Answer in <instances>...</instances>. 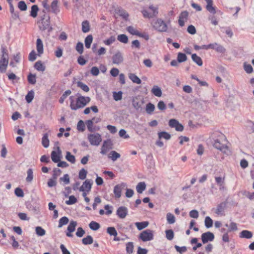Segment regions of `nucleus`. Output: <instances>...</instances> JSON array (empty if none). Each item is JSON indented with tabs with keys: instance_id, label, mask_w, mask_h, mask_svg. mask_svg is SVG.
Here are the masks:
<instances>
[{
	"instance_id": "8fccbe9b",
	"label": "nucleus",
	"mask_w": 254,
	"mask_h": 254,
	"mask_svg": "<svg viewBox=\"0 0 254 254\" xmlns=\"http://www.w3.org/2000/svg\"><path fill=\"white\" fill-rule=\"evenodd\" d=\"M107 232L110 235V236H114V237H116L118 235V233L117 230H116L115 228L114 227H108L107 229Z\"/></svg>"
},
{
	"instance_id": "a19ab883",
	"label": "nucleus",
	"mask_w": 254,
	"mask_h": 254,
	"mask_svg": "<svg viewBox=\"0 0 254 254\" xmlns=\"http://www.w3.org/2000/svg\"><path fill=\"white\" fill-rule=\"evenodd\" d=\"M34 97V92L33 90L29 91L25 96V100L28 103L32 102Z\"/></svg>"
},
{
	"instance_id": "b1692460",
	"label": "nucleus",
	"mask_w": 254,
	"mask_h": 254,
	"mask_svg": "<svg viewBox=\"0 0 254 254\" xmlns=\"http://www.w3.org/2000/svg\"><path fill=\"white\" fill-rule=\"evenodd\" d=\"M252 237V232L248 230H243L240 233V237L242 238L251 239Z\"/></svg>"
},
{
	"instance_id": "4be33fe9",
	"label": "nucleus",
	"mask_w": 254,
	"mask_h": 254,
	"mask_svg": "<svg viewBox=\"0 0 254 254\" xmlns=\"http://www.w3.org/2000/svg\"><path fill=\"white\" fill-rule=\"evenodd\" d=\"M58 0H54L51 4L52 12L55 14H57L60 11L58 6Z\"/></svg>"
},
{
	"instance_id": "13d9d810",
	"label": "nucleus",
	"mask_w": 254,
	"mask_h": 254,
	"mask_svg": "<svg viewBox=\"0 0 254 254\" xmlns=\"http://www.w3.org/2000/svg\"><path fill=\"white\" fill-rule=\"evenodd\" d=\"M127 30L131 35L136 36L139 35V32L132 26L127 27Z\"/></svg>"
},
{
	"instance_id": "7ed1b4c3",
	"label": "nucleus",
	"mask_w": 254,
	"mask_h": 254,
	"mask_svg": "<svg viewBox=\"0 0 254 254\" xmlns=\"http://www.w3.org/2000/svg\"><path fill=\"white\" fill-rule=\"evenodd\" d=\"M153 28L159 32H166L168 26L166 23L161 19H157L152 23Z\"/></svg>"
},
{
	"instance_id": "393cba45",
	"label": "nucleus",
	"mask_w": 254,
	"mask_h": 254,
	"mask_svg": "<svg viewBox=\"0 0 254 254\" xmlns=\"http://www.w3.org/2000/svg\"><path fill=\"white\" fill-rule=\"evenodd\" d=\"M34 68L39 71H44L45 70V66L43 65L42 61H38L34 64Z\"/></svg>"
},
{
	"instance_id": "6e6d98bb",
	"label": "nucleus",
	"mask_w": 254,
	"mask_h": 254,
	"mask_svg": "<svg viewBox=\"0 0 254 254\" xmlns=\"http://www.w3.org/2000/svg\"><path fill=\"white\" fill-rule=\"evenodd\" d=\"M17 6L21 11H26L27 9L26 3L23 0L18 2Z\"/></svg>"
},
{
	"instance_id": "dca6fc26",
	"label": "nucleus",
	"mask_w": 254,
	"mask_h": 254,
	"mask_svg": "<svg viewBox=\"0 0 254 254\" xmlns=\"http://www.w3.org/2000/svg\"><path fill=\"white\" fill-rule=\"evenodd\" d=\"M227 202L224 201L219 204L215 210V213L217 215H224L225 209L226 208Z\"/></svg>"
},
{
	"instance_id": "c03bdc74",
	"label": "nucleus",
	"mask_w": 254,
	"mask_h": 254,
	"mask_svg": "<svg viewBox=\"0 0 254 254\" xmlns=\"http://www.w3.org/2000/svg\"><path fill=\"white\" fill-rule=\"evenodd\" d=\"M66 159L71 163H74L75 162V156L71 154L69 151H67L65 156Z\"/></svg>"
},
{
	"instance_id": "5701e85b",
	"label": "nucleus",
	"mask_w": 254,
	"mask_h": 254,
	"mask_svg": "<svg viewBox=\"0 0 254 254\" xmlns=\"http://www.w3.org/2000/svg\"><path fill=\"white\" fill-rule=\"evenodd\" d=\"M36 49L39 56L43 53V44L42 41L40 38L37 39Z\"/></svg>"
},
{
	"instance_id": "79ce46f5",
	"label": "nucleus",
	"mask_w": 254,
	"mask_h": 254,
	"mask_svg": "<svg viewBox=\"0 0 254 254\" xmlns=\"http://www.w3.org/2000/svg\"><path fill=\"white\" fill-rule=\"evenodd\" d=\"M82 243L85 245H90L93 243V239L90 235L87 236L82 240Z\"/></svg>"
},
{
	"instance_id": "2f4dec72",
	"label": "nucleus",
	"mask_w": 254,
	"mask_h": 254,
	"mask_svg": "<svg viewBox=\"0 0 254 254\" xmlns=\"http://www.w3.org/2000/svg\"><path fill=\"white\" fill-rule=\"evenodd\" d=\"M158 135L159 139L163 138L166 140H169L171 137L170 134H169L166 131L159 132L158 133Z\"/></svg>"
},
{
	"instance_id": "c85d7f7f",
	"label": "nucleus",
	"mask_w": 254,
	"mask_h": 254,
	"mask_svg": "<svg viewBox=\"0 0 254 254\" xmlns=\"http://www.w3.org/2000/svg\"><path fill=\"white\" fill-rule=\"evenodd\" d=\"M146 189V184L144 182H142L139 183L136 187V190L138 193H141Z\"/></svg>"
},
{
	"instance_id": "37998d69",
	"label": "nucleus",
	"mask_w": 254,
	"mask_h": 254,
	"mask_svg": "<svg viewBox=\"0 0 254 254\" xmlns=\"http://www.w3.org/2000/svg\"><path fill=\"white\" fill-rule=\"evenodd\" d=\"M177 60L179 63H183L187 60V57L185 54L179 53L177 56Z\"/></svg>"
},
{
	"instance_id": "f03ea898",
	"label": "nucleus",
	"mask_w": 254,
	"mask_h": 254,
	"mask_svg": "<svg viewBox=\"0 0 254 254\" xmlns=\"http://www.w3.org/2000/svg\"><path fill=\"white\" fill-rule=\"evenodd\" d=\"M38 23L40 30L44 31L47 30L49 33L52 31L53 28L50 25V18L49 16H47V18L46 20L38 21Z\"/></svg>"
},
{
	"instance_id": "0e129e2a",
	"label": "nucleus",
	"mask_w": 254,
	"mask_h": 254,
	"mask_svg": "<svg viewBox=\"0 0 254 254\" xmlns=\"http://www.w3.org/2000/svg\"><path fill=\"white\" fill-rule=\"evenodd\" d=\"M166 237L169 240H172L174 236V232L172 230H167L165 231Z\"/></svg>"
},
{
	"instance_id": "338daca9",
	"label": "nucleus",
	"mask_w": 254,
	"mask_h": 254,
	"mask_svg": "<svg viewBox=\"0 0 254 254\" xmlns=\"http://www.w3.org/2000/svg\"><path fill=\"white\" fill-rule=\"evenodd\" d=\"M118 13L120 16L125 19H127L129 16L128 13L123 9H119Z\"/></svg>"
},
{
	"instance_id": "412c9836",
	"label": "nucleus",
	"mask_w": 254,
	"mask_h": 254,
	"mask_svg": "<svg viewBox=\"0 0 254 254\" xmlns=\"http://www.w3.org/2000/svg\"><path fill=\"white\" fill-rule=\"evenodd\" d=\"M207 2L206 9L210 13L214 14L216 13L215 7L213 6L212 0H205Z\"/></svg>"
},
{
	"instance_id": "e2e57ef3",
	"label": "nucleus",
	"mask_w": 254,
	"mask_h": 254,
	"mask_svg": "<svg viewBox=\"0 0 254 254\" xmlns=\"http://www.w3.org/2000/svg\"><path fill=\"white\" fill-rule=\"evenodd\" d=\"M53 174L52 175V178L54 180H56L58 178V177L60 175L62 171L60 169L55 168L53 169Z\"/></svg>"
},
{
	"instance_id": "e433bc0d",
	"label": "nucleus",
	"mask_w": 254,
	"mask_h": 254,
	"mask_svg": "<svg viewBox=\"0 0 254 254\" xmlns=\"http://www.w3.org/2000/svg\"><path fill=\"white\" fill-rule=\"evenodd\" d=\"M39 11V8L37 5H33L31 6V10L30 11V16L33 18H35L37 16V13Z\"/></svg>"
},
{
	"instance_id": "864d4df0",
	"label": "nucleus",
	"mask_w": 254,
	"mask_h": 254,
	"mask_svg": "<svg viewBox=\"0 0 254 254\" xmlns=\"http://www.w3.org/2000/svg\"><path fill=\"white\" fill-rule=\"evenodd\" d=\"M36 234L39 236H43L46 234V231L40 226H37L35 228Z\"/></svg>"
},
{
	"instance_id": "f257e3e1",
	"label": "nucleus",
	"mask_w": 254,
	"mask_h": 254,
	"mask_svg": "<svg viewBox=\"0 0 254 254\" xmlns=\"http://www.w3.org/2000/svg\"><path fill=\"white\" fill-rule=\"evenodd\" d=\"M70 107L72 110H77L78 109L84 107L90 101L89 97L79 96L76 100V103H74V97L71 96L69 97Z\"/></svg>"
},
{
	"instance_id": "c756f323",
	"label": "nucleus",
	"mask_w": 254,
	"mask_h": 254,
	"mask_svg": "<svg viewBox=\"0 0 254 254\" xmlns=\"http://www.w3.org/2000/svg\"><path fill=\"white\" fill-rule=\"evenodd\" d=\"M27 80L29 84L34 85L36 83V75L30 73L27 76Z\"/></svg>"
},
{
	"instance_id": "69168bd1",
	"label": "nucleus",
	"mask_w": 254,
	"mask_h": 254,
	"mask_svg": "<svg viewBox=\"0 0 254 254\" xmlns=\"http://www.w3.org/2000/svg\"><path fill=\"white\" fill-rule=\"evenodd\" d=\"M77 201L76 198L74 195L69 196V200L65 201V203L67 205H72L75 203Z\"/></svg>"
},
{
	"instance_id": "7c9ffc66",
	"label": "nucleus",
	"mask_w": 254,
	"mask_h": 254,
	"mask_svg": "<svg viewBox=\"0 0 254 254\" xmlns=\"http://www.w3.org/2000/svg\"><path fill=\"white\" fill-rule=\"evenodd\" d=\"M120 157L121 155L115 151H111L108 156V157L111 158L113 161H115Z\"/></svg>"
},
{
	"instance_id": "a18cd8bd",
	"label": "nucleus",
	"mask_w": 254,
	"mask_h": 254,
	"mask_svg": "<svg viewBox=\"0 0 254 254\" xmlns=\"http://www.w3.org/2000/svg\"><path fill=\"white\" fill-rule=\"evenodd\" d=\"M77 225V222L74 221H71L67 227V230L69 232H73L75 231V227Z\"/></svg>"
},
{
	"instance_id": "4468645a",
	"label": "nucleus",
	"mask_w": 254,
	"mask_h": 254,
	"mask_svg": "<svg viewBox=\"0 0 254 254\" xmlns=\"http://www.w3.org/2000/svg\"><path fill=\"white\" fill-rule=\"evenodd\" d=\"M92 185L91 180L87 179L83 182L82 186L79 189L80 191L86 190L87 192L90 191Z\"/></svg>"
},
{
	"instance_id": "1a4fd4ad",
	"label": "nucleus",
	"mask_w": 254,
	"mask_h": 254,
	"mask_svg": "<svg viewBox=\"0 0 254 254\" xmlns=\"http://www.w3.org/2000/svg\"><path fill=\"white\" fill-rule=\"evenodd\" d=\"M201 239L203 244H206L209 241H213L214 239V235L211 232H207L201 235Z\"/></svg>"
},
{
	"instance_id": "4d7b16f0",
	"label": "nucleus",
	"mask_w": 254,
	"mask_h": 254,
	"mask_svg": "<svg viewBox=\"0 0 254 254\" xmlns=\"http://www.w3.org/2000/svg\"><path fill=\"white\" fill-rule=\"evenodd\" d=\"M167 220L169 224H173L175 222V217L172 213H168L167 214Z\"/></svg>"
},
{
	"instance_id": "473e14b6",
	"label": "nucleus",
	"mask_w": 254,
	"mask_h": 254,
	"mask_svg": "<svg viewBox=\"0 0 254 254\" xmlns=\"http://www.w3.org/2000/svg\"><path fill=\"white\" fill-rule=\"evenodd\" d=\"M129 79L133 82L137 84H141V80L134 73H130L128 76Z\"/></svg>"
},
{
	"instance_id": "ddd939ff",
	"label": "nucleus",
	"mask_w": 254,
	"mask_h": 254,
	"mask_svg": "<svg viewBox=\"0 0 254 254\" xmlns=\"http://www.w3.org/2000/svg\"><path fill=\"white\" fill-rule=\"evenodd\" d=\"M189 16V12L187 10L182 11L179 15L178 23L179 25L183 27L185 25V21H187Z\"/></svg>"
},
{
	"instance_id": "5fc2aeb1",
	"label": "nucleus",
	"mask_w": 254,
	"mask_h": 254,
	"mask_svg": "<svg viewBox=\"0 0 254 254\" xmlns=\"http://www.w3.org/2000/svg\"><path fill=\"white\" fill-rule=\"evenodd\" d=\"M77 86L81 88L85 92H88L89 91V87L81 81L77 82Z\"/></svg>"
},
{
	"instance_id": "0eeeda50",
	"label": "nucleus",
	"mask_w": 254,
	"mask_h": 254,
	"mask_svg": "<svg viewBox=\"0 0 254 254\" xmlns=\"http://www.w3.org/2000/svg\"><path fill=\"white\" fill-rule=\"evenodd\" d=\"M169 126L171 127H174L178 131H182L184 130V126L176 119H172L169 121Z\"/></svg>"
},
{
	"instance_id": "9b49d317",
	"label": "nucleus",
	"mask_w": 254,
	"mask_h": 254,
	"mask_svg": "<svg viewBox=\"0 0 254 254\" xmlns=\"http://www.w3.org/2000/svg\"><path fill=\"white\" fill-rule=\"evenodd\" d=\"M124 57L122 53L118 51L112 57V62L114 64H120L123 63Z\"/></svg>"
},
{
	"instance_id": "2eb2a0df",
	"label": "nucleus",
	"mask_w": 254,
	"mask_h": 254,
	"mask_svg": "<svg viewBox=\"0 0 254 254\" xmlns=\"http://www.w3.org/2000/svg\"><path fill=\"white\" fill-rule=\"evenodd\" d=\"M128 213L127 208L125 206H120L117 210V215L121 219H124Z\"/></svg>"
},
{
	"instance_id": "f8f14e48",
	"label": "nucleus",
	"mask_w": 254,
	"mask_h": 254,
	"mask_svg": "<svg viewBox=\"0 0 254 254\" xmlns=\"http://www.w3.org/2000/svg\"><path fill=\"white\" fill-rule=\"evenodd\" d=\"M132 106L136 110L141 109V106L143 104V99L140 97H135L132 101Z\"/></svg>"
},
{
	"instance_id": "58836bf2",
	"label": "nucleus",
	"mask_w": 254,
	"mask_h": 254,
	"mask_svg": "<svg viewBox=\"0 0 254 254\" xmlns=\"http://www.w3.org/2000/svg\"><path fill=\"white\" fill-rule=\"evenodd\" d=\"M149 224L148 222L143 221L141 222H136L135 225L139 230H142L143 229L147 227Z\"/></svg>"
},
{
	"instance_id": "bf43d9fd",
	"label": "nucleus",
	"mask_w": 254,
	"mask_h": 254,
	"mask_svg": "<svg viewBox=\"0 0 254 254\" xmlns=\"http://www.w3.org/2000/svg\"><path fill=\"white\" fill-rule=\"evenodd\" d=\"M244 68L247 73H251L253 72V68L250 64H248L246 63L244 64Z\"/></svg>"
},
{
	"instance_id": "3c124183",
	"label": "nucleus",
	"mask_w": 254,
	"mask_h": 254,
	"mask_svg": "<svg viewBox=\"0 0 254 254\" xmlns=\"http://www.w3.org/2000/svg\"><path fill=\"white\" fill-rule=\"evenodd\" d=\"M154 109L155 106L153 104L149 103L146 105V111L147 114H151L154 111Z\"/></svg>"
},
{
	"instance_id": "9d476101",
	"label": "nucleus",
	"mask_w": 254,
	"mask_h": 254,
	"mask_svg": "<svg viewBox=\"0 0 254 254\" xmlns=\"http://www.w3.org/2000/svg\"><path fill=\"white\" fill-rule=\"evenodd\" d=\"M113 143L111 139H109L103 142L101 147V153L104 155L107 151L112 148Z\"/></svg>"
},
{
	"instance_id": "20e7f679",
	"label": "nucleus",
	"mask_w": 254,
	"mask_h": 254,
	"mask_svg": "<svg viewBox=\"0 0 254 254\" xmlns=\"http://www.w3.org/2000/svg\"><path fill=\"white\" fill-rule=\"evenodd\" d=\"M154 238V232L150 229L143 231L139 236V239L143 242L150 241Z\"/></svg>"
},
{
	"instance_id": "cd10ccee",
	"label": "nucleus",
	"mask_w": 254,
	"mask_h": 254,
	"mask_svg": "<svg viewBox=\"0 0 254 254\" xmlns=\"http://www.w3.org/2000/svg\"><path fill=\"white\" fill-rule=\"evenodd\" d=\"M151 92L157 97H161L162 94L160 88L156 85H154L153 87Z\"/></svg>"
},
{
	"instance_id": "49530a36",
	"label": "nucleus",
	"mask_w": 254,
	"mask_h": 254,
	"mask_svg": "<svg viewBox=\"0 0 254 254\" xmlns=\"http://www.w3.org/2000/svg\"><path fill=\"white\" fill-rule=\"evenodd\" d=\"M71 93V91L70 90H66L63 94L62 95V96L60 97L59 99V102L61 104H63L64 101V100L66 98L67 96L69 95Z\"/></svg>"
},
{
	"instance_id": "72a5a7b5",
	"label": "nucleus",
	"mask_w": 254,
	"mask_h": 254,
	"mask_svg": "<svg viewBox=\"0 0 254 254\" xmlns=\"http://www.w3.org/2000/svg\"><path fill=\"white\" fill-rule=\"evenodd\" d=\"M90 30L89 23L87 20H85L82 23V31L83 33H87Z\"/></svg>"
},
{
	"instance_id": "680f3d73",
	"label": "nucleus",
	"mask_w": 254,
	"mask_h": 254,
	"mask_svg": "<svg viewBox=\"0 0 254 254\" xmlns=\"http://www.w3.org/2000/svg\"><path fill=\"white\" fill-rule=\"evenodd\" d=\"M83 44L81 42H78L76 44L75 50L79 54H82L83 52Z\"/></svg>"
},
{
	"instance_id": "bb28decb",
	"label": "nucleus",
	"mask_w": 254,
	"mask_h": 254,
	"mask_svg": "<svg viewBox=\"0 0 254 254\" xmlns=\"http://www.w3.org/2000/svg\"><path fill=\"white\" fill-rule=\"evenodd\" d=\"M192 61L195 63L198 66H201L203 64L202 60L200 57H198L196 54H193L191 55Z\"/></svg>"
},
{
	"instance_id": "aec40b11",
	"label": "nucleus",
	"mask_w": 254,
	"mask_h": 254,
	"mask_svg": "<svg viewBox=\"0 0 254 254\" xmlns=\"http://www.w3.org/2000/svg\"><path fill=\"white\" fill-rule=\"evenodd\" d=\"M9 11L11 14V18L13 20H16L19 19V12L18 11H15L14 6H9Z\"/></svg>"
},
{
	"instance_id": "6ab92c4d",
	"label": "nucleus",
	"mask_w": 254,
	"mask_h": 254,
	"mask_svg": "<svg viewBox=\"0 0 254 254\" xmlns=\"http://www.w3.org/2000/svg\"><path fill=\"white\" fill-rule=\"evenodd\" d=\"M211 49L215 50L217 52L224 54L226 52L225 48L222 46V45L217 43H214L211 44Z\"/></svg>"
},
{
	"instance_id": "603ef678",
	"label": "nucleus",
	"mask_w": 254,
	"mask_h": 254,
	"mask_svg": "<svg viewBox=\"0 0 254 254\" xmlns=\"http://www.w3.org/2000/svg\"><path fill=\"white\" fill-rule=\"evenodd\" d=\"M27 176L26 178L27 182L30 183L33 179V170L31 168L29 169L27 171Z\"/></svg>"
},
{
	"instance_id": "423d86ee",
	"label": "nucleus",
	"mask_w": 254,
	"mask_h": 254,
	"mask_svg": "<svg viewBox=\"0 0 254 254\" xmlns=\"http://www.w3.org/2000/svg\"><path fill=\"white\" fill-rule=\"evenodd\" d=\"M213 143V146L218 150H220L222 152L225 154H228L229 152V148L227 145H225L222 144L220 139L217 138L215 139H213V141L212 142Z\"/></svg>"
},
{
	"instance_id": "39448f33",
	"label": "nucleus",
	"mask_w": 254,
	"mask_h": 254,
	"mask_svg": "<svg viewBox=\"0 0 254 254\" xmlns=\"http://www.w3.org/2000/svg\"><path fill=\"white\" fill-rule=\"evenodd\" d=\"M87 138L92 145L98 146L102 141L101 135L99 133L89 134Z\"/></svg>"
},
{
	"instance_id": "09e8293b",
	"label": "nucleus",
	"mask_w": 254,
	"mask_h": 254,
	"mask_svg": "<svg viewBox=\"0 0 254 254\" xmlns=\"http://www.w3.org/2000/svg\"><path fill=\"white\" fill-rule=\"evenodd\" d=\"M213 220L210 217L206 216L205 217V220H204V224H205V226L207 228H209L211 227L213 225Z\"/></svg>"
},
{
	"instance_id": "de8ad7c7",
	"label": "nucleus",
	"mask_w": 254,
	"mask_h": 254,
	"mask_svg": "<svg viewBox=\"0 0 254 254\" xmlns=\"http://www.w3.org/2000/svg\"><path fill=\"white\" fill-rule=\"evenodd\" d=\"M89 226L90 228L93 231H96L100 227V225L98 223L93 221L90 223Z\"/></svg>"
},
{
	"instance_id": "a878e982",
	"label": "nucleus",
	"mask_w": 254,
	"mask_h": 254,
	"mask_svg": "<svg viewBox=\"0 0 254 254\" xmlns=\"http://www.w3.org/2000/svg\"><path fill=\"white\" fill-rule=\"evenodd\" d=\"M95 118H93L91 120L86 121L85 124L87 126L88 130L90 132H94L95 130L92 127Z\"/></svg>"
},
{
	"instance_id": "6e6552de",
	"label": "nucleus",
	"mask_w": 254,
	"mask_h": 254,
	"mask_svg": "<svg viewBox=\"0 0 254 254\" xmlns=\"http://www.w3.org/2000/svg\"><path fill=\"white\" fill-rule=\"evenodd\" d=\"M126 187L127 184L125 183H122L115 186L114 188V193L116 198H119L121 196L122 190Z\"/></svg>"
},
{
	"instance_id": "052dcab7",
	"label": "nucleus",
	"mask_w": 254,
	"mask_h": 254,
	"mask_svg": "<svg viewBox=\"0 0 254 254\" xmlns=\"http://www.w3.org/2000/svg\"><path fill=\"white\" fill-rule=\"evenodd\" d=\"M133 245L132 242H128L126 244V251L128 254H131L133 252Z\"/></svg>"
},
{
	"instance_id": "f3484780",
	"label": "nucleus",
	"mask_w": 254,
	"mask_h": 254,
	"mask_svg": "<svg viewBox=\"0 0 254 254\" xmlns=\"http://www.w3.org/2000/svg\"><path fill=\"white\" fill-rule=\"evenodd\" d=\"M58 151L57 153L55 151H53L51 153V158L52 161L55 163H58L60 161L61 159V151L59 147H58Z\"/></svg>"
},
{
	"instance_id": "a211bd4d",
	"label": "nucleus",
	"mask_w": 254,
	"mask_h": 254,
	"mask_svg": "<svg viewBox=\"0 0 254 254\" xmlns=\"http://www.w3.org/2000/svg\"><path fill=\"white\" fill-rule=\"evenodd\" d=\"M225 176L221 177H215V180L216 184L219 187L220 190H224L225 189Z\"/></svg>"
},
{
	"instance_id": "4c0bfd02",
	"label": "nucleus",
	"mask_w": 254,
	"mask_h": 254,
	"mask_svg": "<svg viewBox=\"0 0 254 254\" xmlns=\"http://www.w3.org/2000/svg\"><path fill=\"white\" fill-rule=\"evenodd\" d=\"M117 40L124 44H127L128 42V38L127 36L123 34L119 35L117 37Z\"/></svg>"
},
{
	"instance_id": "774afa93",
	"label": "nucleus",
	"mask_w": 254,
	"mask_h": 254,
	"mask_svg": "<svg viewBox=\"0 0 254 254\" xmlns=\"http://www.w3.org/2000/svg\"><path fill=\"white\" fill-rule=\"evenodd\" d=\"M87 174V171L84 168H82L79 171V178L81 180H84L86 177Z\"/></svg>"
},
{
	"instance_id": "ea45409f",
	"label": "nucleus",
	"mask_w": 254,
	"mask_h": 254,
	"mask_svg": "<svg viewBox=\"0 0 254 254\" xmlns=\"http://www.w3.org/2000/svg\"><path fill=\"white\" fill-rule=\"evenodd\" d=\"M68 222L69 219L67 217L64 216L62 217L59 220L58 227H62L64 225L67 224Z\"/></svg>"
},
{
	"instance_id": "f704fd0d",
	"label": "nucleus",
	"mask_w": 254,
	"mask_h": 254,
	"mask_svg": "<svg viewBox=\"0 0 254 254\" xmlns=\"http://www.w3.org/2000/svg\"><path fill=\"white\" fill-rule=\"evenodd\" d=\"M93 41V36L92 35H88L85 39V45L86 48H90Z\"/></svg>"
},
{
	"instance_id": "c9c22d12",
	"label": "nucleus",
	"mask_w": 254,
	"mask_h": 254,
	"mask_svg": "<svg viewBox=\"0 0 254 254\" xmlns=\"http://www.w3.org/2000/svg\"><path fill=\"white\" fill-rule=\"evenodd\" d=\"M42 143L43 146L47 148L49 146V140L48 139V133H46L44 134L42 139Z\"/></svg>"
}]
</instances>
